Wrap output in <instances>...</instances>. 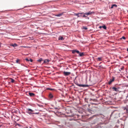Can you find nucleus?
<instances>
[{
	"mask_svg": "<svg viewBox=\"0 0 128 128\" xmlns=\"http://www.w3.org/2000/svg\"><path fill=\"white\" fill-rule=\"evenodd\" d=\"M124 68V67H122V68H121V70H122L123 69V68Z\"/></svg>",
	"mask_w": 128,
	"mask_h": 128,
	"instance_id": "nucleus-33",
	"label": "nucleus"
},
{
	"mask_svg": "<svg viewBox=\"0 0 128 128\" xmlns=\"http://www.w3.org/2000/svg\"><path fill=\"white\" fill-rule=\"evenodd\" d=\"M112 78V80H111V79L110 80V81L108 82V84H110L112 83L114 81V77H113Z\"/></svg>",
	"mask_w": 128,
	"mask_h": 128,
	"instance_id": "nucleus-6",
	"label": "nucleus"
},
{
	"mask_svg": "<svg viewBox=\"0 0 128 128\" xmlns=\"http://www.w3.org/2000/svg\"><path fill=\"white\" fill-rule=\"evenodd\" d=\"M97 60L98 61H100L102 60V58L99 57L97 58Z\"/></svg>",
	"mask_w": 128,
	"mask_h": 128,
	"instance_id": "nucleus-13",
	"label": "nucleus"
},
{
	"mask_svg": "<svg viewBox=\"0 0 128 128\" xmlns=\"http://www.w3.org/2000/svg\"><path fill=\"white\" fill-rule=\"evenodd\" d=\"M72 53L73 54H74L76 53L77 54H79L80 53V52L76 50H73L72 51Z\"/></svg>",
	"mask_w": 128,
	"mask_h": 128,
	"instance_id": "nucleus-3",
	"label": "nucleus"
},
{
	"mask_svg": "<svg viewBox=\"0 0 128 128\" xmlns=\"http://www.w3.org/2000/svg\"><path fill=\"white\" fill-rule=\"evenodd\" d=\"M126 97V99L127 100H128V95Z\"/></svg>",
	"mask_w": 128,
	"mask_h": 128,
	"instance_id": "nucleus-30",
	"label": "nucleus"
},
{
	"mask_svg": "<svg viewBox=\"0 0 128 128\" xmlns=\"http://www.w3.org/2000/svg\"><path fill=\"white\" fill-rule=\"evenodd\" d=\"M99 28H102V26H100L99 27Z\"/></svg>",
	"mask_w": 128,
	"mask_h": 128,
	"instance_id": "nucleus-32",
	"label": "nucleus"
},
{
	"mask_svg": "<svg viewBox=\"0 0 128 128\" xmlns=\"http://www.w3.org/2000/svg\"><path fill=\"white\" fill-rule=\"evenodd\" d=\"M127 51L128 52V48L127 49Z\"/></svg>",
	"mask_w": 128,
	"mask_h": 128,
	"instance_id": "nucleus-35",
	"label": "nucleus"
},
{
	"mask_svg": "<svg viewBox=\"0 0 128 128\" xmlns=\"http://www.w3.org/2000/svg\"><path fill=\"white\" fill-rule=\"evenodd\" d=\"M42 60V58H40L38 60V62H40Z\"/></svg>",
	"mask_w": 128,
	"mask_h": 128,
	"instance_id": "nucleus-22",
	"label": "nucleus"
},
{
	"mask_svg": "<svg viewBox=\"0 0 128 128\" xmlns=\"http://www.w3.org/2000/svg\"><path fill=\"white\" fill-rule=\"evenodd\" d=\"M77 85L80 87H83V84H77Z\"/></svg>",
	"mask_w": 128,
	"mask_h": 128,
	"instance_id": "nucleus-20",
	"label": "nucleus"
},
{
	"mask_svg": "<svg viewBox=\"0 0 128 128\" xmlns=\"http://www.w3.org/2000/svg\"><path fill=\"white\" fill-rule=\"evenodd\" d=\"M119 88L118 87L117 88H116L115 87H113L112 89L113 90L115 91L116 92H118L119 90H118V89Z\"/></svg>",
	"mask_w": 128,
	"mask_h": 128,
	"instance_id": "nucleus-4",
	"label": "nucleus"
},
{
	"mask_svg": "<svg viewBox=\"0 0 128 128\" xmlns=\"http://www.w3.org/2000/svg\"><path fill=\"white\" fill-rule=\"evenodd\" d=\"M49 97L51 98L53 97V96L51 93H50L49 95Z\"/></svg>",
	"mask_w": 128,
	"mask_h": 128,
	"instance_id": "nucleus-11",
	"label": "nucleus"
},
{
	"mask_svg": "<svg viewBox=\"0 0 128 128\" xmlns=\"http://www.w3.org/2000/svg\"><path fill=\"white\" fill-rule=\"evenodd\" d=\"M117 7V6L116 4H114L112 5L111 7V8H113L114 7L116 8Z\"/></svg>",
	"mask_w": 128,
	"mask_h": 128,
	"instance_id": "nucleus-9",
	"label": "nucleus"
},
{
	"mask_svg": "<svg viewBox=\"0 0 128 128\" xmlns=\"http://www.w3.org/2000/svg\"><path fill=\"white\" fill-rule=\"evenodd\" d=\"M83 28L85 30H87L88 29L85 26H83Z\"/></svg>",
	"mask_w": 128,
	"mask_h": 128,
	"instance_id": "nucleus-23",
	"label": "nucleus"
},
{
	"mask_svg": "<svg viewBox=\"0 0 128 128\" xmlns=\"http://www.w3.org/2000/svg\"><path fill=\"white\" fill-rule=\"evenodd\" d=\"M27 112H34V110H32L31 109L28 108L27 110Z\"/></svg>",
	"mask_w": 128,
	"mask_h": 128,
	"instance_id": "nucleus-15",
	"label": "nucleus"
},
{
	"mask_svg": "<svg viewBox=\"0 0 128 128\" xmlns=\"http://www.w3.org/2000/svg\"><path fill=\"white\" fill-rule=\"evenodd\" d=\"M29 61H30L31 62H32L33 61V60L32 59H30L29 60Z\"/></svg>",
	"mask_w": 128,
	"mask_h": 128,
	"instance_id": "nucleus-29",
	"label": "nucleus"
},
{
	"mask_svg": "<svg viewBox=\"0 0 128 128\" xmlns=\"http://www.w3.org/2000/svg\"><path fill=\"white\" fill-rule=\"evenodd\" d=\"M20 60H19L17 59L16 60V63L20 64V63L19 62V61Z\"/></svg>",
	"mask_w": 128,
	"mask_h": 128,
	"instance_id": "nucleus-21",
	"label": "nucleus"
},
{
	"mask_svg": "<svg viewBox=\"0 0 128 128\" xmlns=\"http://www.w3.org/2000/svg\"><path fill=\"white\" fill-rule=\"evenodd\" d=\"M29 94L30 96H33L35 95L34 94L31 92H29Z\"/></svg>",
	"mask_w": 128,
	"mask_h": 128,
	"instance_id": "nucleus-10",
	"label": "nucleus"
},
{
	"mask_svg": "<svg viewBox=\"0 0 128 128\" xmlns=\"http://www.w3.org/2000/svg\"><path fill=\"white\" fill-rule=\"evenodd\" d=\"M10 79L11 80V82L12 83H13L14 82V80L12 78H10Z\"/></svg>",
	"mask_w": 128,
	"mask_h": 128,
	"instance_id": "nucleus-17",
	"label": "nucleus"
},
{
	"mask_svg": "<svg viewBox=\"0 0 128 128\" xmlns=\"http://www.w3.org/2000/svg\"><path fill=\"white\" fill-rule=\"evenodd\" d=\"M84 14V12H82V13H74V16H77L78 17H80V14Z\"/></svg>",
	"mask_w": 128,
	"mask_h": 128,
	"instance_id": "nucleus-2",
	"label": "nucleus"
},
{
	"mask_svg": "<svg viewBox=\"0 0 128 128\" xmlns=\"http://www.w3.org/2000/svg\"><path fill=\"white\" fill-rule=\"evenodd\" d=\"M85 14H84L82 16L83 17H86V16L85 15Z\"/></svg>",
	"mask_w": 128,
	"mask_h": 128,
	"instance_id": "nucleus-31",
	"label": "nucleus"
},
{
	"mask_svg": "<svg viewBox=\"0 0 128 128\" xmlns=\"http://www.w3.org/2000/svg\"><path fill=\"white\" fill-rule=\"evenodd\" d=\"M78 54H79V55L80 56H82L84 55V53L83 52H81V53L80 52V53Z\"/></svg>",
	"mask_w": 128,
	"mask_h": 128,
	"instance_id": "nucleus-14",
	"label": "nucleus"
},
{
	"mask_svg": "<svg viewBox=\"0 0 128 128\" xmlns=\"http://www.w3.org/2000/svg\"><path fill=\"white\" fill-rule=\"evenodd\" d=\"M102 28H103L105 30H106V26L105 25L102 26Z\"/></svg>",
	"mask_w": 128,
	"mask_h": 128,
	"instance_id": "nucleus-19",
	"label": "nucleus"
},
{
	"mask_svg": "<svg viewBox=\"0 0 128 128\" xmlns=\"http://www.w3.org/2000/svg\"><path fill=\"white\" fill-rule=\"evenodd\" d=\"M12 46L14 47L16 46H17V45L16 44H13Z\"/></svg>",
	"mask_w": 128,
	"mask_h": 128,
	"instance_id": "nucleus-26",
	"label": "nucleus"
},
{
	"mask_svg": "<svg viewBox=\"0 0 128 128\" xmlns=\"http://www.w3.org/2000/svg\"><path fill=\"white\" fill-rule=\"evenodd\" d=\"M27 112L28 114H29L30 115H31V114H37L38 113H35V112L32 113L31 112Z\"/></svg>",
	"mask_w": 128,
	"mask_h": 128,
	"instance_id": "nucleus-8",
	"label": "nucleus"
},
{
	"mask_svg": "<svg viewBox=\"0 0 128 128\" xmlns=\"http://www.w3.org/2000/svg\"><path fill=\"white\" fill-rule=\"evenodd\" d=\"M25 60L28 62L29 61V60L27 58H26Z\"/></svg>",
	"mask_w": 128,
	"mask_h": 128,
	"instance_id": "nucleus-28",
	"label": "nucleus"
},
{
	"mask_svg": "<svg viewBox=\"0 0 128 128\" xmlns=\"http://www.w3.org/2000/svg\"><path fill=\"white\" fill-rule=\"evenodd\" d=\"M70 74V72H64V74L65 76H68Z\"/></svg>",
	"mask_w": 128,
	"mask_h": 128,
	"instance_id": "nucleus-5",
	"label": "nucleus"
},
{
	"mask_svg": "<svg viewBox=\"0 0 128 128\" xmlns=\"http://www.w3.org/2000/svg\"><path fill=\"white\" fill-rule=\"evenodd\" d=\"M89 86L86 84H83V87H88Z\"/></svg>",
	"mask_w": 128,
	"mask_h": 128,
	"instance_id": "nucleus-18",
	"label": "nucleus"
},
{
	"mask_svg": "<svg viewBox=\"0 0 128 128\" xmlns=\"http://www.w3.org/2000/svg\"><path fill=\"white\" fill-rule=\"evenodd\" d=\"M64 39V38L62 37H60L58 38L59 40H63Z\"/></svg>",
	"mask_w": 128,
	"mask_h": 128,
	"instance_id": "nucleus-16",
	"label": "nucleus"
},
{
	"mask_svg": "<svg viewBox=\"0 0 128 128\" xmlns=\"http://www.w3.org/2000/svg\"><path fill=\"white\" fill-rule=\"evenodd\" d=\"M81 14H80V17L82 16Z\"/></svg>",
	"mask_w": 128,
	"mask_h": 128,
	"instance_id": "nucleus-34",
	"label": "nucleus"
},
{
	"mask_svg": "<svg viewBox=\"0 0 128 128\" xmlns=\"http://www.w3.org/2000/svg\"><path fill=\"white\" fill-rule=\"evenodd\" d=\"M94 12H91V11H89L87 13H84V14H86V15L87 16H88L90 15H91L92 14H94Z\"/></svg>",
	"mask_w": 128,
	"mask_h": 128,
	"instance_id": "nucleus-1",
	"label": "nucleus"
},
{
	"mask_svg": "<svg viewBox=\"0 0 128 128\" xmlns=\"http://www.w3.org/2000/svg\"><path fill=\"white\" fill-rule=\"evenodd\" d=\"M127 103H128V102H127Z\"/></svg>",
	"mask_w": 128,
	"mask_h": 128,
	"instance_id": "nucleus-38",
	"label": "nucleus"
},
{
	"mask_svg": "<svg viewBox=\"0 0 128 128\" xmlns=\"http://www.w3.org/2000/svg\"><path fill=\"white\" fill-rule=\"evenodd\" d=\"M47 90H54V89L49 88H47Z\"/></svg>",
	"mask_w": 128,
	"mask_h": 128,
	"instance_id": "nucleus-24",
	"label": "nucleus"
},
{
	"mask_svg": "<svg viewBox=\"0 0 128 128\" xmlns=\"http://www.w3.org/2000/svg\"><path fill=\"white\" fill-rule=\"evenodd\" d=\"M124 110H126V113H128V108L124 109Z\"/></svg>",
	"mask_w": 128,
	"mask_h": 128,
	"instance_id": "nucleus-25",
	"label": "nucleus"
},
{
	"mask_svg": "<svg viewBox=\"0 0 128 128\" xmlns=\"http://www.w3.org/2000/svg\"><path fill=\"white\" fill-rule=\"evenodd\" d=\"M49 60H48L46 59L45 60L44 62V63H46L49 62Z\"/></svg>",
	"mask_w": 128,
	"mask_h": 128,
	"instance_id": "nucleus-12",
	"label": "nucleus"
},
{
	"mask_svg": "<svg viewBox=\"0 0 128 128\" xmlns=\"http://www.w3.org/2000/svg\"><path fill=\"white\" fill-rule=\"evenodd\" d=\"M30 128H31V127H30Z\"/></svg>",
	"mask_w": 128,
	"mask_h": 128,
	"instance_id": "nucleus-37",
	"label": "nucleus"
},
{
	"mask_svg": "<svg viewBox=\"0 0 128 128\" xmlns=\"http://www.w3.org/2000/svg\"><path fill=\"white\" fill-rule=\"evenodd\" d=\"M127 78H128V76L127 77Z\"/></svg>",
	"mask_w": 128,
	"mask_h": 128,
	"instance_id": "nucleus-36",
	"label": "nucleus"
},
{
	"mask_svg": "<svg viewBox=\"0 0 128 128\" xmlns=\"http://www.w3.org/2000/svg\"><path fill=\"white\" fill-rule=\"evenodd\" d=\"M121 39H123L125 40L126 39V38L124 36H122Z\"/></svg>",
	"mask_w": 128,
	"mask_h": 128,
	"instance_id": "nucleus-27",
	"label": "nucleus"
},
{
	"mask_svg": "<svg viewBox=\"0 0 128 128\" xmlns=\"http://www.w3.org/2000/svg\"><path fill=\"white\" fill-rule=\"evenodd\" d=\"M64 13V12H62L60 14H55V16H62V15Z\"/></svg>",
	"mask_w": 128,
	"mask_h": 128,
	"instance_id": "nucleus-7",
	"label": "nucleus"
}]
</instances>
